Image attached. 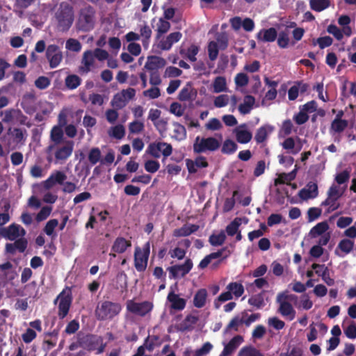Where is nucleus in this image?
<instances>
[{
  "mask_svg": "<svg viewBox=\"0 0 356 356\" xmlns=\"http://www.w3.org/2000/svg\"><path fill=\"white\" fill-rule=\"evenodd\" d=\"M95 11L92 6H86L80 11L78 26L83 31H89L94 28Z\"/></svg>",
  "mask_w": 356,
  "mask_h": 356,
  "instance_id": "nucleus-6",
  "label": "nucleus"
},
{
  "mask_svg": "<svg viewBox=\"0 0 356 356\" xmlns=\"http://www.w3.org/2000/svg\"><path fill=\"white\" fill-rule=\"evenodd\" d=\"M81 83V79L76 74H69L65 79V85L69 90L77 88Z\"/></svg>",
  "mask_w": 356,
  "mask_h": 356,
  "instance_id": "nucleus-35",
  "label": "nucleus"
},
{
  "mask_svg": "<svg viewBox=\"0 0 356 356\" xmlns=\"http://www.w3.org/2000/svg\"><path fill=\"white\" fill-rule=\"evenodd\" d=\"M51 140L54 143V145H50L47 149V152L50 153L56 145H59L63 138V131L59 127L55 126L52 128L50 134Z\"/></svg>",
  "mask_w": 356,
  "mask_h": 356,
  "instance_id": "nucleus-24",
  "label": "nucleus"
},
{
  "mask_svg": "<svg viewBox=\"0 0 356 356\" xmlns=\"http://www.w3.org/2000/svg\"><path fill=\"white\" fill-rule=\"evenodd\" d=\"M255 103V99L253 96L248 95L244 97L243 103L238 106V111L241 114L246 115L250 113Z\"/></svg>",
  "mask_w": 356,
  "mask_h": 356,
  "instance_id": "nucleus-32",
  "label": "nucleus"
},
{
  "mask_svg": "<svg viewBox=\"0 0 356 356\" xmlns=\"http://www.w3.org/2000/svg\"><path fill=\"white\" fill-rule=\"evenodd\" d=\"M218 47L221 50H225L228 47V37L225 33H220L216 35V37Z\"/></svg>",
  "mask_w": 356,
  "mask_h": 356,
  "instance_id": "nucleus-53",
  "label": "nucleus"
},
{
  "mask_svg": "<svg viewBox=\"0 0 356 356\" xmlns=\"http://www.w3.org/2000/svg\"><path fill=\"white\" fill-rule=\"evenodd\" d=\"M193 266V261L191 259H187L184 264L181 265H174L168 268L170 278L176 279L181 277H184L192 269Z\"/></svg>",
  "mask_w": 356,
  "mask_h": 356,
  "instance_id": "nucleus-12",
  "label": "nucleus"
},
{
  "mask_svg": "<svg viewBox=\"0 0 356 356\" xmlns=\"http://www.w3.org/2000/svg\"><path fill=\"white\" fill-rule=\"evenodd\" d=\"M58 301H59L58 316L60 319H63L68 314L72 302V291L70 287H66L58 295L54 300V304H56Z\"/></svg>",
  "mask_w": 356,
  "mask_h": 356,
  "instance_id": "nucleus-4",
  "label": "nucleus"
},
{
  "mask_svg": "<svg viewBox=\"0 0 356 356\" xmlns=\"http://www.w3.org/2000/svg\"><path fill=\"white\" fill-rule=\"evenodd\" d=\"M199 229V226L195 224H185L181 227L173 231L175 237H184L195 233Z\"/></svg>",
  "mask_w": 356,
  "mask_h": 356,
  "instance_id": "nucleus-26",
  "label": "nucleus"
},
{
  "mask_svg": "<svg viewBox=\"0 0 356 356\" xmlns=\"http://www.w3.org/2000/svg\"><path fill=\"white\" fill-rule=\"evenodd\" d=\"M241 315L243 323L247 327L250 326L251 323L259 319L261 317V314L259 313L252 314L248 316L247 312H243Z\"/></svg>",
  "mask_w": 356,
  "mask_h": 356,
  "instance_id": "nucleus-59",
  "label": "nucleus"
},
{
  "mask_svg": "<svg viewBox=\"0 0 356 356\" xmlns=\"http://www.w3.org/2000/svg\"><path fill=\"white\" fill-rule=\"evenodd\" d=\"M276 300L277 302L280 305L278 312L283 316H288L289 320H293L296 316V311L293 309L291 303L288 301H285L282 298L279 300L278 296H277Z\"/></svg>",
  "mask_w": 356,
  "mask_h": 356,
  "instance_id": "nucleus-22",
  "label": "nucleus"
},
{
  "mask_svg": "<svg viewBox=\"0 0 356 356\" xmlns=\"http://www.w3.org/2000/svg\"><path fill=\"white\" fill-rule=\"evenodd\" d=\"M238 356H264V355L257 349L253 347H244L239 353Z\"/></svg>",
  "mask_w": 356,
  "mask_h": 356,
  "instance_id": "nucleus-52",
  "label": "nucleus"
},
{
  "mask_svg": "<svg viewBox=\"0 0 356 356\" xmlns=\"http://www.w3.org/2000/svg\"><path fill=\"white\" fill-rule=\"evenodd\" d=\"M173 125L175 127L174 132L176 138L178 140L184 139L186 136V130L185 127L178 122H174Z\"/></svg>",
  "mask_w": 356,
  "mask_h": 356,
  "instance_id": "nucleus-56",
  "label": "nucleus"
},
{
  "mask_svg": "<svg viewBox=\"0 0 356 356\" xmlns=\"http://www.w3.org/2000/svg\"><path fill=\"white\" fill-rule=\"evenodd\" d=\"M81 348L91 352L97 350V353H102L104 350L105 344H103V339L97 335L88 334L79 337Z\"/></svg>",
  "mask_w": 356,
  "mask_h": 356,
  "instance_id": "nucleus-5",
  "label": "nucleus"
},
{
  "mask_svg": "<svg viewBox=\"0 0 356 356\" xmlns=\"http://www.w3.org/2000/svg\"><path fill=\"white\" fill-rule=\"evenodd\" d=\"M147 152L155 159H159L161 152L163 156V161L166 157L171 155L172 147L170 144L165 142H154L148 145Z\"/></svg>",
  "mask_w": 356,
  "mask_h": 356,
  "instance_id": "nucleus-9",
  "label": "nucleus"
},
{
  "mask_svg": "<svg viewBox=\"0 0 356 356\" xmlns=\"http://www.w3.org/2000/svg\"><path fill=\"white\" fill-rule=\"evenodd\" d=\"M318 195V186L316 183L309 181L305 188L300 190L298 196L302 200L316 198Z\"/></svg>",
  "mask_w": 356,
  "mask_h": 356,
  "instance_id": "nucleus-18",
  "label": "nucleus"
},
{
  "mask_svg": "<svg viewBox=\"0 0 356 356\" xmlns=\"http://www.w3.org/2000/svg\"><path fill=\"white\" fill-rule=\"evenodd\" d=\"M7 145L15 149L24 145L26 140V131L21 128L10 127L7 131Z\"/></svg>",
  "mask_w": 356,
  "mask_h": 356,
  "instance_id": "nucleus-7",
  "label": "nucleus"
},
{
  "mask_svg": "<svg viewBox=\"0 0 356 356\" xmlns=\"http://www.w3.org/2000/svg\"><path fill=\"white\" fill-rule=\"evenodd\" d=\"M248 303L255 307L257 309H260L263 307L265 305L264 300V296L262 293L252 296L248 299Z\"/></svg>",
  "mask_w": 356,
  "mask_h": 356,
  "instance_id": "nucleus-48",
  "label": "nucleus"
},
{
  "mask_svg": "<svg viewBox=\"0 0 356 356\" xmlns=\"http://www.w3.org/2000/svg\"><path fill=\"white\" fill-rule=\"evenodd\" d=\"M322 213V210L318 207H311L307 211V220L312 222L318 218Z\"/></svg>",
  "mask_w": 356,
  "mask_h": 356,
  "instance_id": "nucleus-62",
  "label": "nucleus"
},
{
  "mask_svg": "<svg viewBox=\"0 0 356 356\" xmlns=\"http://www.w3.org/2000/svg\"><path fill=\"white\" fill-rule=\"evenodd\" d=\"M230 254L229 251L227 250V248L224 247L217 252H212L207 255L199 264L198 268L204 269L208 266L212 259H218L222 257V259L227 258Z\"/></svg>",
  "mask_w": 356,
  "mask_h": 356,
  "instance_id": "nucleus-16",
  "label": "nucleus"
},
{
  "mask_svg": "<svg viewBox=\"0 0 356 356\" xmlns=\"http://www.w3.org/2000/svg\"><path fill=\"white\" fill-rule=\"evenodd\" d=\"M242 324H244L243 318H240L238 316H236L230 321L229 324L227 325L224 332L227 333L231 330H234V331L237 332L238 330V327Z\"/></svg>",
  "mask_w": 356,
  "mask_h": 356,
  "instance_id": "nucleus-47",
  "label": "nucleus"
},
{
  "mask_svg": "<svg viewBox=\"0 0 356 356\" xmlns=\"http://www.w3.org/2000/svg\"><path fill=\"white\" fill-rule=\"evenodd\" d=\"M186 165L188 171L191 174L197 172L198 168H204L209 166L206 157L203 156H197L195 160L186 159Z\"/></svg>",
  "mask_w": 356,
  "mask_h": 356,
  "instance_id": "nucleus-17",
  "label": "nucleus"
},
{
  "mask_svg": "<svg viewBox=\"0 0 356 356\" xmlns=\"http://www.w3.org/2000/svg\"><path fill=\"white\" fill-rule=\"evenodd\" d=\"M121 311L122 305L119 302L104 300L97 304L95 314L98 321H111L118 316Z\"/></svg>",
  "mask_w": 356,
  "mask_h": 356,
  "instance_id": "nucleus-2",
  "label": "nucleus"
},
{
  "mask_svg": "<svg viewBox=\"0 0 356 356\" xmlns=\"http://www.w3.org/2000/svg\"><path fill=\"white\" fill-rule=\"evenodd\" d=\"M159 168L160 163L157 161L148 160L145 163V169L148 172L154 173L159 170Z\"/></svg>",
  "mask_w": 356,
  "mask_h": 356,
  "instance_id": "nucleus-64",
  "label": "nucleus"
},
{
  "mask_svg": "<svg viewBox=\"0 0 356 356\" xmlns=\"http://www.w3.org/2000/svg\"><path fill=\"white\" fill-rule=\"evenodd\" d=\"M165 64L166 61L164 58L156 56H148L144 67L149 71L156 72L157 70L163 68Z\"/></svg>",
  "mask_w": 356,
  "mask_h": 356,
  "instance_id": "nucleus-21",
  "label": "nucleus"
},
{
  "mask_svg": "<svg viewBox=\"0 0 356 356\" xmlns=\"http://www.w3.org/2000/svg\"><path fill=\"white\" fill-rule=\"evenodd\" d=\"M74 10L67 3H61L55 12L54 18L58 31H67L74 22Z\"/></svg>",
  "mask_w": 356,
  "mask_h": 356,
  "instance_id": "nucleus-1",
  "label": "nucleus"
},
{
  "mask_svg": "<svg viewBox=\"0 0 356 356\" xmlns=\"http://www.w3.org/2000/svg\"><path fill=\"white\" fill-rule=\"evenodd\" d=\"M144 123L138 120H134L129 124V131L130 134H140L144 130Z\"/></svg>",
  "mask_w": 356,
  "mask_h": 356,
  "instance_id": "nucleus-51",
  "label": "nucleus"
},
{
  "mask_svg": "<svg viewBox=\"0 0 356 356\" xmlns=\"http://www.w3.org/2000/svg\"><path fill=\"white\" fill-rule=\"evenodd\" d=\"M197 316H193L191 314L187 315L182 323L180 325L181 327L179 330L181 331L191 330L193 326L197 323Z\"/></svg>",
  "mask_w": 356,
  "mask_h": 356,
  "instance_id": "nucleus-43",
  "label": "nucleus"
},
{
  "mask_svg": "<svg viewBox=\"0 0 356 356\" xmlns=\"http://www.w3.org/2000/svg\"><path fill=\"white\" fill-rule=\"evenodd\" d=\"M222 127L220 121L216 118H211L209 122L205 124V128L207 130L218 131Z\"/></svg>",
  "mask_w": 356,
  "mask_h": 356,
  "instance_id": "nucleus-61",
  "label": "nucleus"
},
{
  "mask_svg": "<svg viewBox=\"0 0 356 356\" xmlns=\"http://www.w3.org/2000/svg\"><path fill=\"white\" fill-rule=\"evenodd\" d=\"M348 126V122L346 120L334 119L331 123L330 131L332 133H341Z\"/></svg>",
  "mask_w": 356,
  "mask_h": 356,
  "instance_id": "nucleus-33",
  "label": "nucleus"
},
{
  "mask_svg": "<svg viewBox=\"0 0 356 356\" xmlns=\"http://www.w3.org/2000/svg\"><path fill=\"white\" fill-rule=\"evenodd\" d=\"M220 48L218 47V43L215 41H211L208 44V54L209 58L211 61L216 60L218 56Z\"/></svg>",
  "mask_w": 356,
  "mask_h": 356,
  "instance_id": "nucleus-49",
  "label": "nucleus"
},
{
  "mask_svg": "<svg viewBox=\"0 0 356 356\" xmlns=\"http://www.w3.org/2000/svg\"><path fill=\"white\" fill-rule=\"evenodd\" d=\"M66 48L74 52H79L81 49V42L74 38H70L66 41L65 44Z\"/></svg>",
  "mask_w": 356,
  "mask_h": 356,
  "instance_id": "nucleus-54",
  "label": "nucleus"
},
{
  "mask_svg": "<svg viewBox=\"0 0 356 356\" xmlns=\"http://www.w3.org/2000/svg\"><path fill=\"white\" fill-rule=\"evenodd\" d=\"M226 240V235L224 231L221 230L219 234H212L209 238V242L212 246L222 245Z\"/></svg>",
  "mask_w": 356,
  "mask_h": 356,
  "instance_id": "nucleus-42",
  "label": "nucleus"
},
{
  "mask_svg": "<svg viewBox=\"0 0 356 356\" xmlns=\"http://www.w3.org/2000/svg\"><path fill=\"white\" fill-rule=\"evenodd\" d=\"M94 54L92 51L88 50L83 53L81 63L83 66L80 67V71L88 73L94 64Z\"/></svg>",
  "mask_w": 356,
  "mask_h": 356,
  "instance_id": "nucleus-30",
  "label": "nucleus"
},
{
  "mask_svg": "<svg viewBox=\"0 0 356 356\" xmlns=\"http://www.w3.org/2000/svg\"><path fill=\"white\" fill-rule=\"evenodd\" d=\"M51 212V207L45 206L37 213L35 219L38 222H41L47 219Z\"/></svg>",
  "mask_w": 356,
  "mask_h": 356,
  "instance_id": "nucleus-63",
  "label": "nucleus"
},
{
  "mask_svg": "<svg viewBox=\"0 0 356 356\" xmlns=\"http://www.w3.org/2000/svg\"><path fill=\"white\" fill-rule=\"evenodd\" d=\"M354 245L355 243L353 241H351L349 238H343L338 243L335 253L337 254L338 250H340L345 254H348L353 251Z\"/></svg>",
  "mask_w": 356,
  "mask_h": 356,
  "instance_id": "nucleus-34",
  "label": "nucleus"
},
{
  "mask_svg": "<svg viewBox=\"0 0 356 356\" xmlns=\"http://www.w3.org/2000/svg\"><path fill=\"white\" fill-rule=\"evenodd\" d=\"M273 130V127L270 125H264L259 127L255 134L254 140L257 144L264 143L268 138V134Z\"/></svg>",
  "mask_w": 356,
  "mask_h": 356,
  "instance_id": "nucleus-29",
  "label": "nucleus"
},
{
  "mask_svg": "<svg viewBox=\"0 0 356 356\" xmlns=\"http://www.w3.org/2000/svg\"><path fill=\"white\" fill-rule=\"evenodd\" d=\"M208 293L206 289L197 291L193 297V305L196 308H202L206 305Z\"/></svg>",
  "mask_w": 356,
  "mask_h": 356,
  "instance_id": "nucleus-28",
  "label": "nucleus"
},
{
  "mask_svg": "<svg viewBox=\"0 0 356 356\" xmlns=\"http://www.w3.org/2000/svg\"><path fill=\"white\" fill-rule=\"evenodd\" d=\"M21 125H26L28 128L32 127L33 124L29 120L28 117L23 114L21 110L17 109L15 120Z\"/></svg>",
  "mask_w": 356,
  "mask_h": 356,
  "instance_id": "nucleus-57",
  "label": "nucleus"
},
{
  "mask_svg": "<svg viewBox=\"0 0 356 356\" xmlns=\"http://www.w3.org/2000/svg\"><path fill=\"white\" fill-rule=\"evenodd\" d=\"M243 337L240 335L234 337L224 347L221 356H228L231 355L241 343Z\"/></svg>",
  "mask_w": 356,
  "mask_h": 356,
  "instance_id": "nucleus-27",
  "label": "nucleus"
},
{
  "mask_svg": "<svg viewBox=\"0 0 356 356\" xmlns=\"http://www.w3.org/2000/svg\"><path fill=\"white\" fill-rule=\"evenodd\" d=\"M19 237L13 243L6 244V252L10 254H15L16 251L23 253L28 245V241L24 237L26 235V230L19 225Z\"/></svg>",
  "mask_w": 356,
  "mask_h": 356,
  "instance_id": "nucleus-10",
  "label": "nucleus"
},
{
  "mask_svg": "<svg viewBox=\"0 0 356 356\" xmlns=\"http://www.w3.org/2000/svg\"><path fill=\"white\" fill-rule=\"evenodd\" d=\"M226 289L231 292L236 298L241 297L244 293V287L242 284L238 282H230Z\"/></svg>",
  "mask_w": 356,
  "mask_h": 356,
  "instance_id": "nucleus-41",
  "label": "nucleus"
},
{
  "mask_svg": "<svg viewBox=\"0 0 356 356\" xmlns=\"http://www.w3.org/2000/svg\"><path fill=\"white\" fill-rule=\"evenodd\" d=\"M238 148L237 144L231 139H226L221 148V152L225 154H232Z\"/></svg>",
  "mask_w": 356,
  "mask_h": 356,
  "instance_id": "nucleus-40",
  "label": "nucleus"
},
{
  "mask_svg": "<svg viewBox=\"0 0 356 356\" xmlns=\"http://www.w3.org/2000/svg\"><path fill=\"white\" fill-rule=\"evenodd\" d=\"M74 143L72 140H67L63 145L57 147L54 156L56 162L66 161L72 154Z\"/></svg>",
  "mask_w": 356,
  "mask_h": 356,
  "instance_id": "nucleus-13",
  "label": "nucleus"
},
{
  "mask_svg": "<svg viewBox=\"0 0 356 356\" xmlns=\"http://www.w3.org/2000/svg\"><path fill=\"white\" fill-rule=\"evenodd\" d=\"M241 224V218H236L227 227L226 232L228 236H233L237 234L238 227Z\"/></svg>",
  "mask_w": 356,
  "mask_h": 356,
  "instance_id": "nucleus-46",
  "label": "nucleus"
},
{
  "mask_svg": "<svg viewBox=\"0 0 356 356\" xmlns=\"http://www.w3.org/2000/svg\"><path fill=\"white\" fill-rule=\"evenodd\" d=\"M328 229L329 225L326 221L318 222L312 228L310 235L312 237H316L323 234Z\"/></svg>",
  "mask_w": 356,
  "mask_h": 356,
  "instance_id": "nucleus-37",
  "label": "nucleus"
},
{
  "mask_svg": "<svg viewBox=\"0 0 356 356\" xmlns=\"http://www.w3.org/2000/svg\"><path fill=\"white\" fill-rule=\"evenodd\" d=\"M102 153L98 147H92L88 153V161L91 165H95L98 162H101Z\"/></svg>",
  "mask_w": 356,
  "mask_h": 356,
  "instance_id": "nucleus-45",
  "label": "nucleus"
},
{
  "mask_svg": "<svg viewBox=\"0 0 356 356\" xmlns=\"http://www.w3.org/2000/svg\"><path fill=\"white\" fill-rule=\"evenodd\" d=\"M19 225L12 223L0 229V236L9 241H16L19 238Z\"/></svg>",
  "mask_w": 356,
  "mask_h": 356,
  "instance_id": "nucleus-19",
  "label": "nucleus"
},
{
  "mask_svg": "<svg viewBox=\"0 0 356 356\" xmlns=\"http://www.w3.org/2000/svg\"><path fill=\"white\" fill-rule=\"evenodd\" d=\"M213 92L219 93L227 90L226 79L224 76H217L213 83Z\"/></svg>",
  "mask_w": 356,
  "mask_h": 356,
  "instance_id": "nucleus-44",
  "label": "nucleus"
},
{
  "mask_svg": "<svg viewBox=\"0 0 356 356\" xmlns=\"http://www.w3.org/2000/svg\"><path fill=\"white\" fill-rule=\"evenodd\" d=\"M153 303L149 301H143L142 302H136L132 300H128L127 302V309L134 314L140 316H145L149 313L153 309Z\"/></svg>",
  "mask_w": 356,
  "mask_h": 356,
  "instance_id": "nucleus-11",
  "label": "nucleus"
},
{
  "mask_svg": "<svg viewBox=\"0 0 356 356\" xmlns=\"http://www.w3.org/2000/svg\"><path fill=\"white\" fill-rule=\"evenodd\" d=\"M197 95V91L193 88L192 84L188 82L179 91L178 99L181 102H186L193 99Z\"/></svg>",
  "mask_w": 356,
  "mask_h": 356,
  "instance_id": "nucleus-25",
  "label": "nucleus"
},
{
  "mask_svg": "<svg viewBox=\"0 0 356 356\" xmlns=\"http://www.w3.org/2000/svg\"><path fill=\"white\" fill-rule=\"evenodd\" d=\"M277 37V31L273 28L262 29L256 35L258 41L263 42H274Z\"/></svg>",
  "mask_w": 356,
  "mask_h": 356,
  "instance_id": "nucleus-20",
  "label": "nucleus"
},
{
  "mask_svg": "<svg viewBox=\"0 0 356 356\" xmlns=\"http://www.w3.org/2000/svg\"><path fill=\"white\" fill-rule=\"evenodd\" d=\"M199 47L196 44H191L186 50V52H185L184 49L180 50V54L185 55V56L191 62H195L196 58V55L199 52Z\"/></svg>",
  "mask_w": 356,
  "mask_h": 356,
  "instance_id": "nucleus-38",
  "label": "nucleus"
},
{
  "mask_svg": "<svg viewBox=\"0 0 356 356\" xmlns=\"http://www.w3.org/2000/svg\"><path fill=\"white\" fill-rule=\"evenodd\" d=\"M277 36V45L282 49L286 48L289 42V33L286 31H281Z\"/></svg>",
  "mask_w": 356,
  "mask_h": 356,
  "instance_id": "nucleus-55",
  "label": "nucleus"
},
{
  "mask_svg": "<svg viewBox=\"0 0 356 356\" xmlns=\"http://www.w3.org/2000/svg\"><path fill=\"white\" fill-rule=\"evenodd\" d=\"M50 79L44 76H40L35 81V87L40 90L47 88L50 86Z\"/></svg>",
  "mask_w": 356,
  "mask_h": 356,
  "instance_id": "nucleus-58",
  "label": "nucleus"
},
{
  "mask_svg": "<svg viewBox=\"0 0 356 356\" xmlns=\"http://www.w3.org/2000/svg\"><path fill=\"white\" fill-rule=\"evenodd\" d=\"M236 140L241 144L248 143L252 138V134L247 129L246 124H241L234 129Z\"/></svg>",
  "mask_w": 356,
  "mask_h": 356,
  "instance_id": "nucleus-15",
  "label": "nucleus"
},
{
  "mask_svg": "<svg viewBox=\"0 0 356 356\" xmlns=\"http://www.w3.org/2000/svg\"><path fill=\"white\" fill-rule=\"evenodd\" d=\"M150 253L149 242H147L143 249L136 248L134 252V266L137 271L143 272L146 270Z\"/></svg>",
  "mask_w": 356,
  "mask_h": 356,
  "instance_id": "nucleus-8",
  "label": "nucleus"
},
{
  "mask_svg": "<svg viewBox=\"0 0 356 356\" xmlns=\"http://www.w3.org/2000/svg\"><path fill=\"white\" fill-rule=\"evenodd\" d=\"M167 300L171 303L170 307L175 310L181 311L186 307V300L179 298V295L174 291H170L168 293Z\"/></svg>",
  "mask_w": 356,
  "mask_h": 356,
  "instance_id": "nucleus-23",
  "label": "nucleus"
},
{
  "mask_svg": "<svg viewBox=\"0 0 356 356\" xmlns=\"http://www.w3.org/2000/svg\"><path fill=\"white\" fill-rule=\"evenodd\" d=\"M131 246V243L130 241L127 240L123 237H118L112 246V251L117 253H123L129 247Z\"/></svg>",
  "mask_w": 356,
  "mask_h": 356,
  "instance_id": "nucleus-31",
  "label": "nucleus"
},
{
  "mask_svg": "<svg viewBox=\"0 0 356 356\" xmlns=\"http://www.w3.org/2000/svg\"><path fill=\"white\" fill-rule=\"evenodd\" d=\"M143 95L149 99H156L161 96V90L157 86H153L143 92Z\"/></svg>",
  "mask_w": 356,
  "mask_h": 356,
  "instance_id": "nucleus-60",
  "label": "nucleus"
},
{
  "mask_svg": "<svg viewBox=\"0 0 356 356\" xmlns=\"http://www.w3.org/2000/svg\"><path fill=\"white\" fill-rule=\"evenodd\" d=\"M309 6L312 10L321 12L330 6V0H309Z\"/></svg>",
  "mask_w": 356,
  "mask_h": 356,
  "instance_id": "nucleus-39",
  "label": "nucleus"
},
{
  "mask_svg": "<svg viewBox=\"0 0 356 356\" xmlns=\"http://www.w3.org/2000/svg\"><path fill=\"white\" fill-rule=\"evenodd\" d=\"M181 38L182 33L181 32L176 31L171 33L159 40L158 47L164 51L170 50L172 45L179 42Z\"/></svg>",
  "mask_w": 356,
  "mask_h": 356,
  "instance_id": "nucleus-14",
  "label": "nucleus"
},
{
  "mask_svg": "<svg viewBox=\"0 0 356 356\" xmlns=\"http://www.w3.org/2000/svg\"><path fill=\"white\" fill-rule=\"evenodd\" d=\"M220 147V142L214 137L201 138L197 136L193 145V152L201 154L207 152H215Z\"/></svg>",
  "mask_w": 356,
  "mask_h": 356,
  "instance_id": "nucleus-3",
  "label": "nucleus"
},
{
  "mask_svg": "<svg viewBox=\"0 0 356 356\" xmlns=\"http://www.w3.org/2000/svg\"><path fill=\"white\" fill-rule=\"evenodd\" d=\"M156 38L157 40L160 39L161 36L166 33L170 29V24L167 20L160 18L159 19L158 23L156 24Z\"/></svg>",
  "mask_w": 356,
  "mask_h": 356,
  "instance_id": "nucleus-36",
  "label": "nucleus"
},
{
  "mask_svg": "<svg viewBox=\"0 0 356 356\" xmlns=\"http://www.w3.org/2000/svg\"><path fill=\"white\" fill-rule=\"evenodd\" d=\"M338 200L339 198L327 196V198L323 202H322L321 206H328V212L334 211L339 209L340 206L339 204L337 203Z\"/></svg>",
  "mask_w": 356,
  "mask_h": 356,
  "instance_id": "nucleus-50",
  "label": "nucleus"
}]
</instances>
